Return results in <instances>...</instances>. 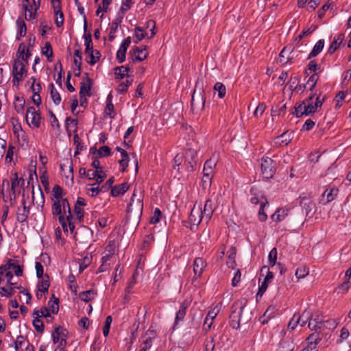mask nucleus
Segmentation results:
<instances>
[{
	"mask_svg": "<svg viewBox=\"0 0 351 351\" xmlns=\"http://www.w3.org/2000/svg\"><path fill=\"white\" fill-rule=\"evenodd\" d=\"M161 216H162V213H161L160 210L159 208H156L154 210V215L150 219V223L152 224H155V223L159 222L160 220Z\"/></svg>",
	"mask_w": 351,
	"mask_h": 351,
	"instance_id": "nucleus-57",
	"label": "nucleus"
},
{
	"mask_svg": "<svg viewBox=\"0 0 351 351\" xmlns=\"http://www.w3.org/2000/svg\"><path fill=\"white\" fill-rule=\"evenodd\" d=\"M276 163L269 157H263L261 159V172L264 178H272L276 173Z\"/></svg>",
	"mask_w": 351,
	"mask_h": 351,
	"instance_id": "nucleus-4",
	"label": "nucleus"
},
{
	"mask_svg": "<svg viewBox=\"0 0 351 351\" xmlns=\"http://www.w3.org/2000/svg\"><path fill=\"white\" fill-rule=\"evenodd\" d=\"M214 90L217 91L218 97L219 98H223L226 93V86L221 82H217L214 86Z\"/></svg>",
	"mask_w": 351,
	"mask_h": 351,
	"instance_id": "nucleus-46",
	"label": "nucleus"
},
{
	"mask_svg": "<svg viewBox=\"0 0 351 351\" xmlns=\"http://www.w3.org/2000/svg\"><path fill=\"white\" fill-rule=\"evenodd\" d=\"M33 326L35 330L39 332L43 333L44 330V324L43 321L38 317L35 316L32 321Z\"/></svg>",
	"mask_w": 351,
	"mask_h": 351,
	"instance_id": "nucleus-45",
	"label": "nucleus"
},
{
	"mask_svg": "<svg viewBox=\"0 0 351 351\" xmlns=\"http://www.w3.org/2000/svg\"><path fill=\"white\" fill-rule=\"evenodd\" d=\"M26 73L25 64L21 60L16 59L13 64V79L12 83L14 86H19V82L23 80L24 75Z\"/></svg>",
	"mask_w": 351,
	"mask_h": 351,
	"instance_id": "nucleus-5",
	"label": "nucleus"
},
{
	"mask_svg": "<svg viewBox=\"0 0 351 351\" xmlns=\"http://www.w3.org/2000/svg\"><path fill=\"white\" fill-rule=\"evenodd\" d=\"M343 39L344 35L343 34H339L336 37H335L333 41L328 48V53L330 54L333 53L337 49L340 44L343 42Z\"/></svg>",
	"mask_w": 351,
	"mask_h": 351,
	"instance_id": "nucleus-26",
	"label": "nucleus"
},
{
	"mask_svg": "<svg viewBox=\"0 0 351 351\" xmlns=\"http://www.w3.org/2000/svg\"><path fill=\"white\" fill-rule=\"evenodd\" d=\"M50 87V95L51 97L56 105H59L61 101V96L60 93L55 88V86L53 83L49 84Z\"/></svg>",
	"mask_w": 351,
	"mask_h": 351,
	"instance_id": "nucleus-34",
	"label": "nucleus"
},
{
	"mask_svg": "<svg viewBox=\"0 0 351 351\" xmlns=\"http://www.w3.org/2000/svg\"><path fill=\"white\" fill-rule=\"evenodd\" d=\"M298 315L299 319V324L301 326H304L308 322H309L312 319V313L310 311L305 310L302 315Z\"/></svg>",
	"mask_w": 351,
	"mask_h": 351,
	"instance_id": "nucleus-33",
	"label": "nucleus"
},
{
	"mask_svg": "<svg viewBox=\"0 0 351 351\" xmlns=\"http://www.w3.org/2000/svg\"><path fill=\"white\" fill-rule=\"evenodd\" d=\"M338 325V322L335 319H328L324 321L323 328H326L329 330H334Z\"/></svg>",
	"mask_w": 351,
	"mask_h": 351,
	"instance_id": "nucleus-60",
	"label": "nucleus"
},
{
	"mask_svg": "<svg viewBox=\"0 0 351 351\" xmlns=\"http://www.w3.org/2000/svg\"><path fill=\"white\" fill-rule=\"evenodd\" d=\"M202 219H204V217L200 206L196 208V204H195L189 215V223L191 226H198Z\"/></svg>",
	"mask_w": 351,
	"mask_h": 351,
	"instance_id": "nucleus-10",
	"label": "nucleus"
},
{
	"mask_svg": "<svg viewBox=\"0 0 351 351\" xmlns=\"http://www.w3.org/2000/svg\"><path fill=\"white\" fill-rule=\"evenodd\" d=\"M196 157L197 152L195 149L189 148L186 151L184 158L185 162H186V170L188 171H193L195 169L197 165Z\"/></svg>",
	"mask_w": 351,
	"mask_h": 351,
	"instance_id": "nucleus-9",
	"label": "nucleus"
},
{
	"mask_svg": "<svg viewBox=\"0 0 351 351\" xmlns=\"http://www.w3.org/2000/svg\"><path fill=\"white\" fill-rule=\"evenodd\" d=\"M124 16L122 12H118L116 18L112 23V26L110 27L111 29V34H115V32L117 30L118 27L120 25V24L122 22V20L123 19Z\"/></svg>",
	"mask_w": 351,
	"mask_h": 351,
	"instance_id": "nucleus-36",
	"label": "nucleus"
},
{
	"mask_svg": "<svg viewBox=\"0 0 351 351\" xmlns=\"http://www.w3.org/2000/svg\"><path fill=\"white\" fill-rule=\"evenodd\" d=\"M25 118L28 125H32L37 128L40 127L41 120L40 114L34 107L30 106L27 108Z\"/></svg>",
	"mask_w": 351,
	"mask_h": 351,
	"instance_id": "nucleus-7",
	"label": "nucleus"
},
{
	"mask_svg": "<svg viewBox=\"0 0 351 351\" xmlns=\"http://www.w3.org/2000/svg\"><path fill=\"white\" fill-rule=\"evenodd\" d=\"M316 29L315 26H312L306 30H303L301 34L295 38L296 42H300L303 37L311 34Z\"/></svg>",
	"mask_w": 351,
	"mask_h": 351,
	"instance_id": "nucleus-56",
	"label": "nucleus"
},
{
	"mask_svg": "<svg viewBox=\"0 0 351 351\" xmlns=\"http://www.w3.org/2000/svg\"><path fill=\"white\" fill-rule=\"evenodd\" d=\"M306 109L304 110V114L306 116H308L315 113L317 108L315 107L314 103L306 102Z\"/></svg>",
	"mask_w": 351,
	"mask_h": 351,
	"instance_id": "nucleus-50",
	"label": "nucleus"
},
{
	"mask_svg": "<svg viewBox=\"0 0 351 351\" xmlns=\"http://www.w3.org/2000/svg\"><path fill=\"white\" fill-rule=\"evenodd\" d=\"M146 48L141 49L138 47H133L132 50L130 51L132 62H141L144 60L147 57V53L145 52Z\"/></svg>",
	"mask_w": 351,
	"mask_h": 351,
	"instance_id": "nucleus-11",
	"label": "nucleus"
},
{
	"mask_svg": "<svg viewBox=\"0 0 351 351\" xmlns=\"http://www.w3.org/2000/svg\"><path fill=\"white\" fill-rule=\"evenodd\" d=\"M300 205L302 208V210L305 211L306 215L307 216L315 208V204L312 200L306 197H300Z\"/></svg>",
	"mask_w": 351,
	"mask_h": 351,
	"instance_id": "nucleus-21",
	"label": "nucleus"
},
{
	"mask_svg": "<svg viewBox=\"0 0 351 351\" xmlns=\"http://www.w3.org/2000/svg\"><path fill=\"white\" fill-rule=\"evenodd\" d=\"M52 192L56 200L62 199V189L59 185H55L52 189Z\"/></svg>",
	"mask_w": 351,
	"mask_h": 351,
	"instance_id": "nucleus-59",
	"label": "nucleus"
},
{
	"mask_svg": "<svg viewBox=\"0 0 351 351\" xmlns=\"http://www.w3.org/2000/svg\"><path fill=\"white\" fill-rule=\"evenodd\" d=\"M114 70L116 77L118 80H122L125 76L128 77H130L128 73L130 71V68L128 66H117L114 69Z\"/></svg>",
	"mask_w": 351,
	"mask_h": 351,
	"instance_id": "nucleus-25",
	"label": "nucleus"
},
{
	"mask_svg": "<svg viewBox=\"0 0 351 351\" xmlns=\"http://www.w3.org/2000/svg\"><path fill=\"white\" fill-rule=\"evenodd\" d=\"M291 133L285 132L276 138L275 143L280 146L287 145L291 142Z\"/></svg>",
	"mask_w": 351,
	"mask_h": 351,
	"instance_id": "nucleus-28",
	"label": "nucleus"
},
{
	"mask_svg": "<svg viewBox=\"0 0 351 351\" xmlns=\"http://www.w3.org/2000/svg\"><path fill=\"white\" fill-rule=\"evenodd\" d=\"M93 232L86 226H82L75 232V240L81 243H88L93 237Z\"/></svg>",
	"mask_w": 351,
	"mask_h": 351,
	"instance_id": "nucleus-8",
	"label": "nucleus"
},
{
	"mask_svg": "<svg viewBox=\"0 0 351 351\" xmlns=\"http://www.w3.org/2000/svg\"><path fill=\"white\" fill-rule=\"evenodd\" d=\"M321 339L319 334H311L306 339L308 345L302 351H317V345Z\"/></svg>",
	"mask_w": 351,
	"mask_h": 351,
	"instance_id": "nucleus-13",
	"label": "nucleus"
},
{
	"mask_svg": "<svg viewBox=\"0 0 351 351\" xmlns=\"http://www.w3.org/2000/svg\"><path fill=\"white\" fill-rule=\"evenodd\" d=\"M215 341L213 337H210V339H207L205 341V350L206 351H213L215 348Z\"/></svg>",
	"mask_w": 351,
	"mask_h": 351,
	"instance_id": "nucleus-64",
	"label": "nucleus"
},
{
	"mask_svg": "<svg viewBox=\"0 0 351 351\" xmlns=\"http://www.w3.org/2000/svg\"><path fill=\"white\" fill-rule=\"evenodd\" d=\"M186 308L187 306L185 305L184 304H182L180 307L179 311L176 313L173 328H175V327L179 324L180 322L183 321L186 315Z\"/></svg>",
	"mask_w": 351,
	"mask_h": 351,
	"instance_id": "nucleus-30",
	"label": "nucleus"
},
{
	"mask_svg": "<svg viewBox=\"0 0 351 351\" xmlns=\"http://www.w3.org/2000/svg\"><path fill=\"white\" fill-rule=\"evenodd\" d=\"M85 75L87 77V82H82L80 90V97H84L86 95L90 96L92 80L88 77V73H86Z\"/></svg>",
	"mask_w": 351,
	"mask_h": 351,
	"instance_id": "nucleus-19",
	"label": "nucleus"
},
{
	"mask_svg": "<svg viewBox=\"0 0 351 351\" xmlns=\"http://www.w3.org/2000/svg\"><path fill=\"white\" fill-rule=\"evenodd\" d=\"M1 289V291H0V294L2 295V296H5V297H11L12 295H13L14 294V287H10L9 289H6L5 287H1L0 288Z\"/></svg>",
	"mask_w": 351,
	"mask_h": 351,
	"instance_id": "nucleus-63",
	"label": "nucleus"
},
{
	"mask_svg": "<svg viewBox=\"0 0 351 351\" xmlns=\"http://www.w3.org/2000/svg\"><path fill=\"white\" fill-rule=\"evenodd\" d=\"M7 266H9V269L13 270L16 276H21L23 274V266L19 264V261L14 259H8L5 263Z\"/></svg>",
	"mask_w": 351,
	"mask_h": 351,
	"instance_id": "nucleus-18",
	"label": "nucleus"
},
{
	"mask_svg": "<svg viewBox=\"0 0 351 351\" xmlns=\"http://www.w3.org/2000/svg\"><path fill=\"white\" fill-rule=\"evenodd\" d=\"M320 65L317 64L314 60H311L306 66V69L304 71V73L306 75H308L307 70L314 72L315 73L317 70L320 69Z\"/></svg>",
	"mask_w": 351,
	"mask_h": 351,
	"instance_id": "nucleus-58",
	"label": "nucleus"
},
{
	"mask_svg": "<svg viewBox=\"0 0 351 351\" xmlns=\"http://www.w3.org/2000/svg\"><path fill=\"white\" fill-rule=\"evenodd\" d=\"M62 202V212L64 217H66V219H69L70 218H73L71 208L69 204V202L67 199L64 198L61 199Z\"/></svg>",
	"mask_w": 351,
	"mask_h": 351,
	"instance_id": "nucleus-37",
	"label": "nucleus"
},
{
	"mask_svg": "<svg viewBox=\"0 0 351 351\" xmlns=\"http://www.w3.org/2000/svg\"><path fill=\"white\" fill-rule=\"evenodd\" d=\"M198 85L199 83L197 82L192 95L191 105L193 111L202 110L205 106L206 97L204 91L202 87H199L197 92Z\"/></svg>",
	"mask_w": 351,
	"mask_h": 351,
	"instance_id": "nucleus-3",
	"label": "nucleus"
},
{
	"mask_svg": "<svg viewBox=\"0 0 351 351\" xmlns=\"http://www.w3.org/2000/svg\"><path fill=\"white\" fill-rule=\"evenodd\" d=\"M30 212L29 206H19L16 210V221L20 223L27 221Z\"/></svg>",
	"mask_w": 351,
	"mask_h": 351,
	"instance_id": "nucleus-15",
	"label": "nucleus"
},
{
	"mask_svg": "<svg viewBox=\"0 0 351 351\" xmlns=\"http://www.w3.org/2000/svg\"><path fill=\"white\" fill-rule=\"evenodd\" d=\"M111 154V149L108 146H102L98 150V155L99 157L109 156Z\"/></svg>",
	"mask_w": 351,
	"mask_h": 351,
	"instance_id": "nucleus-61",
	"label": "nucleus"
},
{
	"mask_svg": "<svg viewBox=\"0 0 351 351\" xmlns=\"http://www.w3.org/2000/svg\"><path fill=\"white\" fill-rule=\"evenodd\" d=\"M306 101H302L300 104H299L298 106L294 107V112H292L293 114H295L297 117H301L303 115H305L304 114V110L306 109Z\"/></svg>",
	"mask_w": 351,
	"mask_h": 351,
	"instance_id": "nucleus-40",
	"label": "nucleus"
},
{
	"mask_svg": "<svg viewBox=\"0 0 351 351\" xmlns=\"http://www.w3.org/2000/svg\"><path fill=\"white\" fill-rule=\"evenodd\" d=\"M42 53L47 56L49 61H51L53 57V49L49 42H46L42 49Z\"/></svg>",
	"mask_w": 351,
	"mask_h": 351,
	"instance_id": "nucleus-42",
	"label": "nucleus"
},
{
	"mask_svg": "<svg viewBox=\"0 0 351 351\" xmlns=\"http://www.w3.org/2000/svg\"><path fill=\"white\" fill-rule=\"evenodd\" d=\"M65 126L68 134L70 135L71 132V129L70 128H73V132H77V120L74 119L70 117H67L65 120Z\"/></svg>",
	"mask_w": 351,
	"mask_h": 351,
	"instance_id": "nucleus-29",
	"label": "nucleus"
},
{
	"mask_svg": "<svg viewBox=\"0 0 351 351\" xmlns=\"http://www.w3.org/2000/svg\"><path fill=\"white\" fill-rule=\"evenodd\" d=\"M139 197L136 199V201L135 202V204L133 206V210L136 209V210H138L140 213H142L143 208V197H142V192L141 191H139Z\"/></svg>",
	"mask_w": 351,
	"mask_h": 351,
	"instance_id": "nucleus-51",
	"label": "nucleus"
},
{
	"mask_svg": "<svg viewBox=\"0 0 351 351\" xmlns=\"http://www.w3.org/2000/svg\"><path fill=\"white\" fill-rule=\"evenodd\" d=\"M245 304L241 302H235L231 306V313L229 317L230 326L234 329L240 328L241 323H247V319L242 317Z\"/></svg>",
	"mask_w": 351,
	"mask_h": 351,
	"instance_id": "nucleus-1",
	"label": "nucleus"
},
{
	"mask_svg": "<svg viewBox=\"0 0 351 351\" xmlns=\"http://www.w3.org/2000/svg\"><path fill=\"white\" fill-rule=\"evenodd\" d=\"M219 312V309L217 306L215 307L212 310L209 311L206 317L204 320V326H208V328L210 329L211 328V326L213 324V319L216 317L217 314Z\"/></svg>",
	"mask_w": 351,
	"mask_h": 351,
	"instance_id": "nucleus-24",
	"label": "nucleus"
},
{
	"mask_svg": "<svg viewBox=\"0 0 351 351\" xmlns=\"http://www.w3.org/2000/svg\"><path fill=\"white\" fill-rule=\"evenodd\" d=\"M52 214L53 215L64 216L62 208L61 199L54 200L52 205Z\"/></svg>",
	"mask_w": 351,
	"mask_h": 351,
	"instance_id": "nucleus-35",
	"label": "nucleus"
},
{
	"mask_svg": "<svg viewBox=\"0 0 351 351\" xmlns=\"http://www.w3.org/2000/svg\"><path fill=\"white\" fill-rule=\"evenodd\" d=\"M112 96L111 94H109L107 97L106 99V107L105 109V113L108 115L110 118H113L114 116L112 115V113L114 112V105L112 101Z\"/></svg>",
	"mask_w": 351,
	"mask_h": 351,
	"instance_id": "nucleus-38",
	"label": "nucleus"
},
{
	"mask_svg": "<svg viewBox=\"0 0 351 351\" xmlns=\"http://www.w3.org/2000/svg\"><path fill=\"white\" fill-rule=\"evenodd\" d=\"M33 315H35L38 317H51V314L49 311V308L47 307H43L40 310H34L33 313Z\"/></svg>",
	"mask_w": 351,
	"mask_h": 351,
	"instance_id": "nucleus-47",
	"label": "nucleus"
},
{
	"mask_svg": "<svg viewBox=\"0 0 351 351\" xmlns=\"http://www.w3.org/2000/svg\"><path fill=\"white\" fill-rule=\"evenodd\" d=\"M129 187L130 186L128 182H123L121 184L114 186L112 187L111 195L113 197L123 195L129 189Z\"/></svg>",
	"mask_w": 351,
	"mask_h": 351,
	"instance_id": "nucleus-22",
	"label": "nucleus"
},
{
	"mask_svg": "<svg viewBox=\"0 0 351 351\" xmlns=\"http://www.w3.org/2000/svg\"><path fill=\"white\" fill-rule=\"evenodd\" d=\"M127 50L128 49L125 48H121V47H119V49L117 52V59L119 63H123L125 60V54Z\"/></svg>",
	"mask_w": 351,
	"mask_h": 351,
	"instance_id": "nucleus-55",
	"label": "nucleus"
},
{
	"mask_svg": "<svg viewBox=\"0 0 351 351\" xmlns=\"http://www.w3.org/2000/svg\"><path fill=\"white\" fill-rule=\"evenodd\" d=\"M293 50V48L291 46L285 47L280 53L278 62L282 64H287L291 59H293V56H291Z\"/></svg>",
	"mask_w": 351,
	"mask_h": 351,
	"instance_id": "nucleus-14",
	"label": "nucleus"
},
{
	"mask_svg": "<svg viewBox=\"0 0 351 351\" xmlns=\"http://www.w3.org/2000/svg\"><path fill=\"white\" fill-rule=\"evenodd\" d=\"M58 302V298H56L54 301L49 300L48 302L49 308L53 314H57L59 311Z\"/></svg>",
	"mask_w": 351,
	"mask_h": 351,
	"instance_id": "nucleus-52",
	"label": "nucleus"
},
{
	"mask_svg": "<svg viewBox=\"0 0 351 351\" xmlns=\"http://www.w3.org/2000/svg\"><path fill=\"white\" fill-rule=\"evenodd\" d=\"M49 276L46 274L44 278L38 282V291L43 293H47L49 287Z\"/></svg>",
	"mask_w": 351,
	"mask_h": 351,
	"instance_id": "nucleus-32",
	"label": "nucleus"
},
{
	"mask_svg": "<svg viewBox=\"0 0 351 351\" xmlns=\"http://www.w3.org/2000/svg\"><path fill=\"white\" fill-rule=\"evenodd\" d=\"M309 273V269L305 266L298 267L295 273V276L298 279H302L306 277Z\"/></svg>",
	"mask_w": 351,
	"mask_h": 351,
	"instance_id": "nucleus-48",
	"label": "nucleus"
},
{
	"mask_svg": "<svg viewBox=\"0 0 351 351\" xmlns=\"http://www.w3.org/2000/svg\"><path fill=\"white\" fill-rule=\"evenodd\" d=\"M74 56L79 58V60L74 59L73 64L77 67V72H75L76 77H80L81 74V66H82V53L80 49H77L74 51Z\"/></svg>",
	"mask_w": 351,
	"mask_h": 351,
	"instance_id": "nucleus-31",
	"label": "nucleus"
},
{
	"mask_svg": "<svg viewBox=\"0 0 351 351\" xmlns=\"http://www.w3.org/2000/svg\"><path fill=\"white\" fill-rule=\"evenodd\" d=\"M134 36L137 39V40L135 41V43H138L146 37L147 34L145 32L144 29L142 27H136L135 28Z\"/></svg>",
	"mask_w": 351,
	"mask_h": 351,
	"instance_id": "nucleus-49",
	"label": "nucleus"
},
{
	"mask_svg": "<svg viewBox=\"0 0 351 351\" xmlns=\"http://www.w3.org/2000/svg\"><path fill=\"white\" fill-rule=\"evenodd\" d=\"M319 75L317 73H315L313 75L310 76L307 81V84H311V87L309 88V90L312 92L313 89L315 88L316 84L318 81Z\"/></svg>",
	"mask_w": 351,
	"mask_h": 351,
	"instance_id": "nucleus-54",
	"label": "nucleus"
},
{
	"mask_svg": "<svg viewBox=\"0 0 351 351\" xmlns=\"http://www.w3.org/2000/svg\"><path fill=\"white\" fill-rule=\"evenodd\" d=\"M25 101L23 97H15L14 108L18 113H22L25 107Z\"/></svg>",
	"mask_w": 351,
	"mask_h": 351,
	"instance_id": "nucleus-39",
	"label": "nucleus"
},
{
	"mask_svg": "<svg viewBox=\"0 0 351 351\" xmlns=\"http://www.w3.org/2000/svg\"><path fill=\"white\" fill-rule=\"evenodd\" d=\"M268 259L269 262V265L273 267L276 263L277 260V250L276 248H273L269 253Z\"/></svg>",
	"mask_w": 351,
	"mask_h": 351,
	"instance_id": "nucleus-53",
	"label": "nucleus"
},
{
	"mask_svg": "<svg viewBox=\"0 0 351 351\" xmlns=\"http://www.w3.org/2000/svg\"><path fill=\"white\" fill-rule=\"evenodd\" d=\"M95 295V293L93 290H88L80 293L79 296L81 300L84 302H89L94 298Z\"/></svg>",
	"mask_w": 351,
	"mask_h": 351,
	"instance_id": "nucleus-44",
	"label": "nucleus"
},
{
	"mask_svg": "<svg viewBox=\"0 0 351 351\" xmlns=\"http://www.w3.org/2000/svg\"><path fill=\"white\" fill-rule=\"evenodd\" d=\"M324 321L322 320L319 315H315L314 318L312 317L311 320L308 322V328L311 330L317 331L323 328Z\"/></svg>",
	"mask_w": 351,
	"mask_h": 351,
	"instance_id": "nucleus-23",
	"label": "nucleus"
},
{
	"mask_svg": "<svg viewBox=\"0 0 351 351\" xmlns=\"http://www.w3.org/2000/svg\"><path fill=\"white\" fill-rule=\"evenodd\" d=\"M267 204H268L267 199H265L264 201L261 202L260 208L258 210V219L261 222L265 221L267 219V215L264 211V208Z\"/></svg>",
	"mask_w": 351,
	"mask_h": 351,
	"instance_id": "nucleus-41",
	"label": "nucleus"
},
{
	"mask_svg": "<svg viewBox=\"0 0 351 351\" xmlns=\"http://www.w3.org/2000/svg\"><path fill=\"white\" fill-rule=\"evenodd\" d=\"M25 184V180L23 178H19L17 173L13 174V177L11 178V187L8 192L9 200L11 205L14 204L16 197V188L22 187Z\"/></svg>",
	"mask_w": 351,
	"mask_h": 351,
	"instance_id": "nucleus-6",
	"label": "nucleus"
},
{
	"mask_svg": "<svg viewBox=\"0 0 351 351\" xmlns=\"http://www.w3.org/2000/svg\"><path fill=\"white\" fill-rule=\"evenodd\" d=\"M215 205L210 199L206 201L204 210H202V215L208 222L212 217L213 212L215 209Z\"/></svg>",
	"mask_w": 351,
	"mask_h": 351,
	"instance_id": "nucleus-16",
	"label": "nucleus"
},
{
	"mask_svg": "<svg viewBox=\"0 0 351 351\" xmlns=\"http://www.w3.org/2000/svg\"><path fill=\"white\" fill-rule=\"evenodd\" d=\"M215 165H216L215 161H214L211 159L207 160L204 166L203 173L207 174V175L208 174L212 175L213 171V169L214 167H215Z\"/></svg>",
	"mask_w": 351,
	"mask_h": 351,
	"instance_id": "nucleus-43",
	"label": "nucleus"
},
{
	"mask_svg": "<svg viewBox=\"0 0 351 351\" xmlns=\"http://www.w3.org/2000/svg\"><path fill=\"white\" fill-rule=\"evenodd\" d=\"M206 267V263L203 259V258L197 257L195 259L193 263V271L195 276L197 278H199L202 276V274Z\"/></svg>",
	"mask_w": 351,
	"mask_h": 351,
	"instance_id": "nucleus-17",
	"label": "nucleus"
},
{
	"mask_svg": "<svg viewBox=\"0 0 351 351\" xmlns=\"http://www.w3.org/2000/svg\"><path fill=\"white\" fill-rule=\"evenodd\" d=\"M51 6L53 9L55 15H58V12H61V1L60 0H51Z\"/></svg>",
	"mask_w": 351,
	"mask_h": 351,
	"instance_id": "nucleus-62",
	"label": "nucleus"
},
{
	"mask_svg": "<svg viewBox=\"0 0 351 351\" xmlns=\"http://www.w3.org/2000/svg\"><path fill=\"white\" fill-rule=\"evenodd\" d=\"M250 194L252 197L250 198V202L252 204H261V201H264L266 199L262 192L258 191V189L252 186L250 189Z\"/></svg>",
	"mask_w": 351,
	"mask_h": 351,
	"instance_id": "nucleus-20",
	"label": "nucleus"
},
{
	"mask_svg": "<svg viewBox=\"0 0 351 351\" xmlns=\"http://www.w3.org/2000/svg\"><path fill=\"white\" fill-rule=\"evenodd\" d=\"M324 47V40H319L313 47L311 53L308 54L307 59H311L312 58L317 56L322 51Z\"/></svg>",
	"mask_w": 351,
	"mask_h": 351,
	"instance_id": "nucleus-27",
	"label": "nucleus"
},
{
	"mask_svg": "<svg viewBox=\"0 0 351 351\" xmlns=\"http://www.w3.org/2000/svg\"><path fill=\"white\" fill-rule=\"evenodd\" d=\"M83 37L85 40V53L87 55L86 62L90 65H94L99 60L101 53L98 50L93 49L90 33L84 34Z\"/></svg>",
	"mask_w": 351,
	"mask_h": 351,
	"instance_id": "nucleus-2",
	"label": "nucleus"
},
{
	"mask_svg": "<svg viewBox=\"0 0 351 351\" xmlns=\"http://www.w3.org/2000/svg\"><path fill=\"white\" fill-rule=\"evenodd\" d=\"M338 193V189L336 188H332L326 189L323 194L321 195L319 202L323 205H326L328 203L332 202L337 197Z\"/></svg>",
	"mask_w": 351,
	"mask_h": 351,
	"instance_id": "nucleus-12",
	"label": "nucleus"
}]
</instances>
